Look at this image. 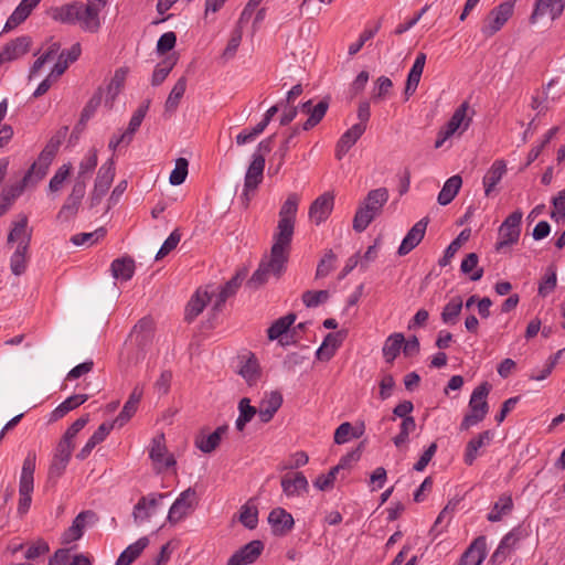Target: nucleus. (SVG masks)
Wrapping results in <instances>:
<instances>
[{"label":"nucleus","mask_w":565,"mask_h":565,"mask_svg":"<svg viewBox=\"0 0 565 565\" xmlns=\"http://www.w3.org/2000/svg\"><path fill=\"white\" fill-rule=\"evenodd\" d=\"M462 185V179L459 174L452 175L444 183L437 201L440 205L449 204L458 194Z\"/></svg>","instance_id":"2f4dec72"},{"label":"nucleus","mask_w":565,"mask_h":565,"mask_svg":"<svg viewBox=\"0 0 565 565\" xmlns=\"http://www.w3.org/2000/svg\"><path fill=\"white\" fill-rule=\"evenodd\" d=\"M36 466V455L30 451L23 461L19 484L34 486V470Z\"/></svg>","instance_id":"8fccbe9b"},{"label":"nucleus","mask_w":565,"mask_h":565,"mask_svg":"<svg viewBox=\"0 0 565 565\" xmlns=\"http://www.w3.org/2000/svg\"><path fill=\"white\" fill-rule=\"evenodd\" d=\"M264 169L265 158L263 153H253L244 180L243 199L246 206L249 203L248 192L256 190L263 181Z\"/></svg>","instance_id":"0eeeda50"},{"label":"nucleus","mask_w":565,"mask_h":565,"mask_svg":"<svg viewBox=\"0 0 565 565\" xmlns=\"http://www.w3.org/2000/svg\"><path fill=\"white\" fill-rule=\"evenodd\" d=\"M329 299L328 290H307L302 294V301L308 308H313Z\"/></svg>","instance_id":"774afa93"},{"label":"nucleus","mask_w":565,"mask_h":565,"mask_svg":"<svg viewBox=\"0 0 565 565\" xmlns=\"http://www.w3.org/2000/svg\"><path fill=\"white\" fill-rule=\"evenodd\" d=\"M28 249L17 248L10 258V268L15 276L22 275L26 269Z\"/></svg>","instance_id":"e2e57ef3"},{"label":"nucleus","mask_w":565,"mask_h":565,"mask_svg":"<svg viewBox=\"0 0 565 565\" xmlns=\"http://www.w3.org/2000/svg\"><path fill=\"white\" fill-rule=\"evenodd\" d=\"M149 540L143 536L126 547L116 561V565H130L148 546Z\"/></svg>","instance_id":"f704fd0d"},{"label":"nucleus","mask_w":565,"mask_h":565,"mask_svg":"<svg viewBox=\"0 0 565 565\" xmlns=\"http://www.w3.org/2000/svg\"><path fill=\"white\" fill-rule=\"evenodd\" d=\"M167 493H150L141 497L136 505L134 507L132 516L135 523L141 524L148 522L150 518L156 513L160 501L167 498Z\"/></svg>","instance_id":"1a4fd4ad"},{"label":"nucleus","mask_w":565,"mask_h":565,"mask_svg":"<svg viewBox=\"0 0 565 565\" xmlns=\"http://www.w3.org/2000/svg\"><path fill=\"white\" fill-rule=\"evenodd\" d=\"M282 405V395L278 391H271L263 397L258 406V417L264 424L269 423Z\"/></svg>","instance_id":"2eb2a0df"},{"label":"nucleus","mask_w":565,"mask_h":565,"mask_svg":"<svg viewBox=\"0 0 565 565\" xmlns=\"http://www.w3.org/2000/svg\"><path fill=\"white\" fill-rule=\"evenodd\" d=\"M214 290L209 291L198 290L195 295L190 299L185 309V320L192 321L195 319L205 308V306L213 299Z\"/></svg>","instance_id":"4be33fe9"},{"label":"nucleus","mask_w":565,"mask_h":565,"mask_svg":"<svg viewBox=\"0 0 565 565\" xmlns=\"http://www.w3.org/2000/svg\"><path fill=\"white\" fill-rule=\"evenodd\" d=\"M99 12L98 8L81 2L77 23L84 31L95 33L100 28Z\"/></svg>","instance_id":"aec40b11"},{"label":"nucleus","mask_w":565,"mask_h":565,"mask_svg":"<svg viewBox=\"0 0 565 565\" xmlns=\"http://www.w3.org/2000/svg\"><path fill=\"white\" fill-rule=\"evenodd\" d=\"M111 273L116 279L127 281L135 273V262L130 257L117 258L111 263Z\"/></svg>","instance_id":"c9c22d12"},{"label":"nucleus","mask_w":565,"mask_h":565,"mask_svg":"<svg viewBox=\"0 0 565 565\" xmlns=\"http://www.w3.org/2000/svg\"><path fill=\"white\" fill-rule=\"evenodd\" d=\"M31 14V11L28 10L22 3H19V6L14 9L12 14L8 18L4 31H10L18 25H20L22 22H24L28 17Z\"/></svg>","instance_id":"0e129e2a"},{"label":"nucleus","mask_w":565,"mask_h":565,"mask_svg":"<svg viewBox=\"0 0 565 565\" xmlns=\"http://www.w3.org/2000/svg\"><path fill=\"white\" fill-rule=\"evenodd\" d=\"M507 173V163L504 160H495L490 169L483 177L482 183L484 186V194L490 196L497 184L502 180Z\"/></svg>","instance_id":"393cba45"},{"label":"nucleus","mask_w":565,"mask_h":565,"mask_svg":"<svg viewBox=\"0 0 565 565\" xmlns=\"http://www.w3.org/2000/svg\"><path fill=\"white\" fill-rule=\"evenodd\" d=\"M177 63V57L168 56L162 62H160L152 74L151 84L153 86H159L167 78L169 73L172 71Z\"/></svg>","instance_id":"de8ad7c7"},{"label":"nucleus","mask_w":565,"mask_h":565,"mask_svg":"<svg viewBox=\"0 0 565 565\" xmlns=\"http://www.w3.org/2000/svg\"><path fill=\"white\" fill-rule=\"evenodd\" d=\"M127 74H128V70L126 67H120V68L116 70L114 77L111 78V81L107 87V94L109 97H107V99H106V105L109 108L113 107V103H114L116 96L121 90L124 83L126 81Z\"/></svg>","instance_id":"ea45409f"},{"label":"nucleus","mask_w":565,"mask_h":565,"mask_svg":"<svg viewBox=\"0 0 565 565\" xmlns=\"http://www.w3.org/2000/svg\"><path fill=\"white\" fill-rule=\"evenodd\" d=\"M87 399V394H76L67 397L52 412V419L57 420L64 417L68 412L84 404Z\"/></svg>","instance_id":"e433bc0d"},{"label":"nucleus","mask_w":565,"mask_h":565,"mask_svg":"<svg viewBox=\"0 0 565 565\" xmlns=\"http://www.w3.org/2000/svg\"><path fill=\"white\" fill-rule=\"evenodd\" d=\"M238 412L239 415L235 422V427L238 431H243L247 423H249L256 414L258 415V408L250 405L249 398L243 397L238 402Z\"/></svg>","instance_id":"58836bf2"},{"label":"nucleus","mask_w":565,"mask_h":565,"mask_svg":"<svg viewBox=\"0 0 565 565\" xmlns=\"http://www.w3.org/2000/svg\"><path fill=\"white\" fill-rule=\"evenodd\" d=\"M416 428V422L414 417H405L402 419L399 426V433L393 438V443L396 447H401L408 441V436Z\"/></svg>","instance_id":"4d7b16f0"},{"label":"nucleus","mask_w":565,"mask_h":565,"mask_svg":"<svg viewBox=\"0 0 565 565\" xmlns=\"http://www.w3.org/2000/svg\"><path fill=\"white\" fill-rule=\"evenodd\" d=\"M557 6L558 3L556 0H536L534 11L530 17L531 23H535L540 17H543L546 13H550L553 19V8H557Z\"/></svg>","instance_id":"680f3d73"},{"label":"nucleus","mask_w":565,"mask_h":565,"mask_svg":"<svg viewBox=\"0 0 565 565\" xmlns=\"http://www.w3.org/2000/svg\"><path fill=\"white\" fill-rule=\"evenodd\" d=\"M365 129L366 125L355 124L340 137L335 146V158L338 160H341L347 154L364 134Z\"/></svg>","instance_id":"dca6fc26"},{"label":"nucleus","mask_w":565,"mask_h":565,"mask_svg":"<svg viewBox=\"0 0 565 565\" xmlns=\"http://www.w3.org/2000/svg\"><path fill=\"white\" fill-rule=\"evenodd\" d=\"M227 429V425H222L207 436L203 434L198 435L195 438V446L204 454L214 451L218 447L222 437L226 434Z\"/></svg>","instance_id":"a878e982"},{"label":"nucleus","mask_w":565,"mask_h":565,"mask_svg":"<svg viewBox=\"0 0 565 565\" xmlns=\"http://www.w3.org/2000/svg\"><path fill=\"white\" fill-rule=\"evenodd\" d=\"M114 428V424L103 423L96 431L89 437L85 446L81 449V451L76 455V457L81 460H84L88 457L92 450L102 441L105 440L107 435Z\"/></svg>","instance_id":"c85d7f7f"},{"label":"nucleus","mask_w":565,"mask_h":565,"mask_svg":"<svg viewBox=\"0 0 565 565\" xmlns=\"http://www.w3.org/2000/svg\"><path fill=\"white\" fill-rule=\"evenodd\" d=\"M329 108V100L327 98L321 99L309 114V118L303 122L302 130L308 131L316 127L324 117Z\"/></svg>","instance_id":"49530a36"},{"label":"nucleus","mask_w":565,"mask_h":565,"mask_svg":"<svg viewBox=\"0 0 565 565\" xmlns=\"http://www.w3.org/2000/svg\"><path fill=\"white\" fill-rule=\"evenodd\" d=\"M337 255L332 249H328L320 259L316 270V279L327 277L335 267Z\"/></svg>","instance_id":"5fc2aeb1"},{"label":"nucleus","mask_w":565,"mask_h":565,"mask_svg":"<svg viewBox=\"0 0 565 565\" xmlns=\"http://www.w3.org/2000/svg\"><path fill=\"white\" fill-rule=\"evenodd\" d=\"M28 184H24L23 180L15 185L4 189L0 196V216L3 215L14 200L20 196Z\"/></svg>","instance_id":"c03bdc74"},{"label":"nucleus","mask_w":565,"mask_h":565,"mask_svg":"<svg viewBox=\"0 0 565 565\" xmlns=\"http://www.w3.org/2000/svg\"><path fill=\"white\" fill-rule=\"evenodd\" d=\"M115 178V162L108 159L98 170L94 189L107 193Z\"/></svg>","instance_id":"7c9ffc66"},{"label":"nucleus","mask_w":565,"mask_h":565,"mask_svg":"<svg viewBox=\"0 0 565 565\" xmlns=\"http://www.w3.org/2000/svg\"><path fill=\"white\" fill-rule=\"evenodd\" d=\"M339 333H328L317 350L316 355L320 361H329L335 353L337 349L341 344V340L339 339Z\"/></svg>","instance_id":"4c0bfd02"},{"label":"nucleus","mask_w":565,"mask_h":565,"mask_svg":"<svg viewBox=\"0 0 565 565\" xmlns=\"http://www.w3.org/2000/svg\"><path fill=\"white\" fill-rule=\"evenodd\" d=\"M428 225V218L424 217L419 220L414 226L407 232L406 236L402 241L398 247V255L405 256L411 253L418 244L423 241L426 228Z\"/></svg>","instance_id":"4468645a"},{"label":"nucleus","mask_w":565,"mask_h":565,"mask_svg":"<svg viewBox=\"0 0 565 565\" xmlns=\"http://www.w3.org/2000/svg\"><path fill=\"white\" fill-rule=\"evenodd\" d=\"M514 504L510 494L503 493L497 502H494L491 511L487 515L489 522H499L513 511Z\"/></svg>","instance_id":"c756f323"},{"label":"nucleus","mask_w":565,"mask_h":565,"mask_svg":"<svg viewBox=\"0 0 565 565\" xmlns=\"http://www.w3.org/2000/svg\"><path fill=\"white\" fill-rule=\"evenodd\" d=\"M245 275L244 274H236L234 277H232L218 291V294H214L215 300L213 305V310L220 311L226 300L234 296L242 285L244 280Z\"/></svg>","instance_id":"bb28decb"},{"label":"nucleus","mask_w":565,"mask_h":565,"mask_svg":"<svg viewBox=\"0 0 565 565\" xmlns=\"http://www.w3.org/2000/svg\"><path fill=\"white\" fill-rule=\"evenodd\" d=\"M490 386L487 382L477 386L470 397L469 408L470 413L467 414L461 424L460 429L467 430L470 427L480 423L488 414L489 406L487 403V396L489 394Z\"/></svg>","instance_id":"7ed1b4c3"},{"label":"nucleus","mask_w":565,"mask_h":565,"mask_svg":"<svg viewBox=\"0 0 565 565\" xmlns=\"http://www.w3.org/2000/svg\"><path fill=\"white\" fill-rule=\"evenodd\" d=\"M28 216L20 215L19 220L12 223V228L8 235V244L17 243V248L29 249L32 228L28 226Z\"/></svg>","instance_id":"ddd939ff"},{"label":"nucleus","mask_w":565,"mask_h":565,"mask_svg":"<svg viewBox=\"0 0 565 565\" xmlns=\"http://www.w3.org/2000/svg\"><path fill=\"white\" fill-rule=\"evenodd\" d=\"M462 309V299L454 297L443 309L441 320L444 323L454 324Z\"/></svg>","instance_id":"603ef678"},{"label":"nucleus","mask_w":565,"mask_h":565,"mask_svg":"<svg viewBox=\"0 0 565 565\" xmlns=\"http://www.w3.org/2000/svg\"><path fill=\"white\" fill-rule=\"evenodd\" d=\"M32 40L28 35L19 36L9 42L0 53V62L17 60L29 52Z\"/></svg>","instance_id":"6ab92c4d"},{"label":"nucleus","mask_w":565,"mask_h":565,"mask_svg":"<svg viewBox=\"0 0 565 565\" xmlns=\"http://www.w3.org/2000/svg\"><path fill=\"white\" fill-rule=\"evenodd\" d=\"M487 556V540L478 536L461 555L459 565H481Z\"/></svg>","instance_id":"f3484780"},{"label":"nucleus","mask_w":565,"mask_h":565,"mask_svg":"<svg viewBox=\"0 0 565 565\" xmlns=\"http://www.w3.org/2000/svg\"><path fill=\"white\" fill-rule=\"evenodd\" d=\"M196 505V492L192 488H188L170 507L167 520L170 524H177L186 518Z\"/></svg>","instance_id":"423d86ee"},{"label":"nucleus","mask_w":565,"mask_h":565,"mask_svg":"<svg viewBox=\"0 0 565 565\" xmlns=\"http://www.w3.org/2000/svg\"><path fill=\"white\" fill-rule=\"evenodd\" d=\"M388 190L377 188L369 191L364 200L360 203L352 222V227L356 233L364 232L367 226L381 215L384 205L388 201Z\"/></svg>","instance_id":"f03ea898"},{"label":"nucleus","mask_w":565,"mask_h":565,"mask_svg":"<svg viewBox=\"0 0 565 565\" xmlns=\"http://www.w3.org/2000/svg\"><path fill=\"white\" fill-rule=\"evenodd\" d=\"M494 437L493 431L484 430L478 436L470 439L466 446L465 463L471 466L478 457V450L484 446L490 445Z\"/></svg>","instance_id":"5701e85b"},{"label":"nucleus","mask_w":565,"mask_h":565,"mask_svg":"<svg viewBox=\"0 0 565 565\" xmlns=\"http://www.w3.org/2000/svg\"><path fill=\"white\" fill-rule=\"evenodd\" d=\"M469 109V103L463 102L452 114L449 121L443 127L448 134L452 136L460 130L466 131L470 125L471 118L467 116Z\"/></svg>","instance_id":"b1692460"},{"label":"nucleus","mask_w":565,"mask_h":565,"mask_svg":"<svg viewBox=\"0 0 565 565\" xmlns=\"http://www.w3.org/2000/svg\"><path fill=\"white\" fill-rule=\"evenodd\" d=\"M281 488L287 497L300 495L308 491L309 483L302 472L286 475L281 478Z\"/></svg>","instance_id":"412c9836"},{"label":"nucleus","mask_w":565,"mask_h":565,"mask_svg":"<svg viewBox=\"0 0 565 565\" xmlns=\"http://www.w3.org/2000/svg\"><path fill=\"white\" fill-rule=\"evenodd\" d=\"M268 523L275 535H285L294 527L295 521L290 513L282 508L273 509L268 515Z\"/></svg>","instance_id":"a211bd4d"},{"label":"nucleus","mask_w":565,"mask_h":565,"mask_svg":"<svg viewBox=\"0 0 565 565\" xmlns=\"http://www.w3.org/2000/svg\"><path fill=\"white\" fill-rule=\"evenodd\" d=\"M300 198L290 193L279 210V220L269 256H265L258 268L247 281L249 288L264 285L270 275L279 277L286 269L295 232L296 215Z\"/></svg>","instance_id":"f257e3e1"},{"label":"nucleus","mask_w":565,"mask_h":565,"mask_svg":"<svg viewBox=\"0 0 565 565\" xmlns=\"http://www.w3.org/2000/svg\"><path fill=\"white\" fill-rule=\"evenodd\" d=\"M479 262V257L476 253L468 254L461 262L460 269L463 274H470V279L472 281H478L483 276V269L477 268Z\"/></svg>","instance_id":"09e8293b"},{"label":"nucleus","mask_w":565,"mask_h":565,"mask_svg":"<svg viewBox=\"0 0 565 565\" xmlns=\"http://www.w3.org/2000/svg\"><path fill=\"white\" fill-rule=\"evenodd\" d=\"M186 83L188 81L185 76H182L177 81L166 100L164 107L167 111H174L178 108L179 103L185 93Z\"/></svg>","instance_id":"79ce46f5"},{"label":"nucleus","mask_w":565,"mask_h":565,"mask_svg":"<svg viewBox=\"0 0 565 565\" xmlns=\"http://www.w3.org/2000/svg\"><path fill=\"white\" fill-rule=\"evenodd\" d=\"M238 373L245 379L248 385L255 384L260 376V367L254 354L242 364Z\"/></svg>","instance_id":"37998d69"},{"label":"nucleus","mask_w":565,"mask_h":565,"mask_svg":"<svg viewBox=\"0 0 565 565\" xmlns=\"http://www.w3.org/2000/svg\"><path fill=\"white\" fill-rule=\"evenodd\" d=\"M72 170L71 163H65L57 169L49 183V189L53 192L61 190L64 181L70 177Z\"/></svg>","instance_id":"338daca9"},{"label":"nucleus","mask_w":565,"mask_h":565,"mask_svg":"<svg viewBox=\"0 0 565 565\" xmlns=\"http://www.w3.org/2000/svg\"><path fill=\"white\" fill-rule=\"evenodd\" d=\"M239 522L247 529L254 530L258 524V510L253 504V499L248 500L241 507Z\"/></svg>","instance_id":"a18cd8bd"},{"label":"nucleus","mask_w":565,"mask_h":565,"mask_svg":"<svg viewBox=\"0 0 565 565\" xmlns=\"http://www.w3.org/2000/svg\"><path fill=\"white\" fill-rule=\"evenodd\" d=\"M79 9L81 2L64 4L53 10L52 18L62 23L75 24L77 23Z\"/></svg>","instance_id":"72a5a7b5"},{"label":"nucleus","mask_w":565,"mask_h":565,"mask_svg":"<svg viewBox=\"0 0 565 565\" xmlns=\"http://www.w3.org/2000/svg\"><path fill=\"white\" fill-rule=\"evenodd\" d=\"M152 330V320L149 318H142L138 321V323L134 327L130 337H135L138 345H143L149 341L150 334Z\"/></svg>","instance_id":"864d4df0"},{"label":"nucleus","mask_w":565,"mask_h":565,"mask_svg":"<svg viewBox=\"0 0 565 565\" xmlns=\"http://www.w3.org/2000/svg\"><path fill=\"white\" fill-rule=\"evenodd\" d=\"M97 162H98V151L96 148H92L88 150V152L86 153V156L83 158V160L79 163L77 178L82 177V178L87 179V175L90 174L95 170Z\"/></svg>","instance_id":"6e6d98bb"},{"label":"nucleus","mask_w":565,"mask_h":565,"mask_svg":"<svg viewBox=\"0 0 565 565\" xmlns=\"http://www.w3.org/2000/svg\"><path fill=\"white\" fill-rule=\"evenodd\" d=\"M556 269L554 266H548L543 280L539 285V295L546 297L556 288Z\"/></svg>","instance_id":"052dcab7"},{"label":"nucleus","mask_w":565,"mask_h":565,"mask_svg":"<svg viewBox=\"0 0 565 565\" xmlns=\"http://www.w3.org/2000/svg\"><path fill=\"white\" fill-rule=\"evenodd\" d=\"M56 152L57 151L45 146V148L40 153L38 161H35L24 174V184L38 182L43 179Z\"/></svg>","instance_id":"9b49d317"},{"label":"nucleus","mask_w":565,"mask_h":565,"mask_svg":"<svg viewBox=\"0 0 565 565\" xmlns=\"http://www.w3.org/2000/svg\"><path fill=\"white\" fill-rule=\"evenodd\" d=\"M103 99V93L99 88L87 102L85 107L82 110L81 118L78 120V126L85 127L87 121L94 116L97 108L100 106Z\"/></svg>","instance_id":"3c124183"},{"label":"nucleus","mask_w":565,"mask_h":565,"mask_svg":"<svg viewBox=\"0 0 565 565\" xmlns=\"http://www.w3.org/2000/svg\"><path fill=\"white\" fill-rule=\"evenodd\" d=\"M149 457L158 472L175 466L174 456L168 451L164 435H158L151 440Z\"/></svg>","instance_id":"6e6552de"},{"label":"nucleus","mask_w":565,"mask_h":565,"mask_svg":"<svg viewBox=\"0 0 565 565\" xmlns=\"http://www.w3.org/2000/svg\"><path fill=\"white\" fill-rule=\"evenodd\" d=\"M404 342L405 337L403 333H393L387 337L382 349L386 363H393L403 349Z\"/></svg>","instance_id":"473e14b6"},{"label":"nucleus","mask_w":565,"mask_h":565,"mask_svg":"<svg viewBox=\"0 0 565 565\" xmlns=\"http://www.w3.org/2000/svg\"><path fill=\"white\" fill-rule=\"evenodd\" d=\"M264 543L259 540L249 543L237 550L227 561L226 565H249L257 561L264 551Z\"/></svg>","instance_id":"9d476101"},{"label":"nucleus","mask_w":565,"mask_h":565,"mask_svg":"<svg viewBox=\"0 0 565 565\" xmlns=\"http://www.w3.org/2000/svg\"><path fill=\"white\" fill-rule=\"evenodd\" d=\"M34 486H28V484H19V503H18V513L20 515H24L31 505L32 501V492H33Z\"/></svg>","instance_id":"69168bd1"},{"label":"nucleus","mask_w":565,"mask_h":565,"mask_svg":"<svg viewBox=\"0 0 565 565\" xmlns=\"http://www.w3.org/2000/svg\"><path fill=\"white\" fill-rule=\"evenodd\" d=\"M522 216L523 213L516 210L503 221L499 228L500 238L495 244L497 250H502L504 247L513 245L519 241Z\"/></svg>","instance_id":"39448f33"},{"label":"nucleus","mask_w":565,"mask_h":565,"mask_svg":"<svg viewBox=\"0 0 565 565\" xmlns=\"http://www.w3.org/2000/svg\"><path fill=\"white\" fill-rule=\"evenodd\" d=\"M188 168H189L188 160L185 158H178L175 160V167L169 177V182L172 185L182 184L185 181V178L188 175Z\"/></svg>","instance_id":"13d9d810"},{"label":"nucleus","mask_w":565,"mask_h":565,"mask_svg":"<svg viewBox=\"0 0 565 565\" xmlns=\"http://www.w3.org/2000/svg\"><path fill=\"white\" fill-rule=\"evenodd\" d=\"M296 315L288 313L277 319L267 330L269 340H277L289 330L290 326L295 322Z\"/></svg>","instance_id":"a19ab883"},{"label":"nucleus","mask_w":565,"mask_h":565,"mask_svg":"<svg viewBox=\"0 0 565 565\" xmlns=\"http://www.w3.org/2000/svg\"><path fill=\"white\" fill-rule=\"evenodd\" d=\"M88 516H94V513L92 511H83L79 514H77V516L73 520L72 525L63 533V544H70L82 537L86 519Z\"/></svg>","instance_id":"cd10ccee"},{"label":"nucleus","mask_w":565,"mask_h":565,"mask_svg":"<svg viewBox=\"0 0 565 565\" xmlns=\"http://www.w3.org/2000/svg\"><path fill=\"white\" fill-rule=\"evenodd\" d=\"M106 235V230L104 227H99L94 232L90 233H79L76 235H73L71 238V242L74 245L81 246L84 244H93L95 242H98L99 239L104 238Z\"/></svg>","instance_id":"bf43d9fd"},{"label":"nucleus","mask_w":565,"mask_h":565,"mask_svg":"<svg viewBox=\"0 0 565 565\" xmlns=\"http://www.w3.org/2000/svg\"><path fill=\"white\" fill-rule=\"evenodd\" d=\"M513 11L514 2L512 1H504L499 6L494 7L484 18L481 25V33L486 38L493 36L503 28V25L513 15Z\"/></svg>","instance_id":"20e7f679"},{"label":"nucleus","mask_w":565,"mask_h":565,"mask_svg":"<svg viewBox=\"0 0 565 565\" xmlns=\"http://www.w3.org/2000/svg\"><path fill=\"white\" fill-rule=\"evenodd\" d=\"M334 205V196L330 192H326L318 196L309 207V217L316 224L320 225L332 213Z\"/></svg>","instance_id":"f8f14e48"}]
</instances>
